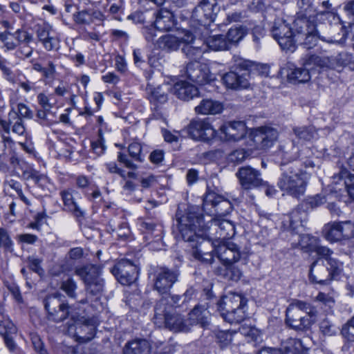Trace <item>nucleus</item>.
<instances>
[{"label": "nucleus", "instance_id": "23", "mask_svg": "<svg viewBox=\"0 0 354 354\" xmlns=\"http://www.w3.org/2000/svg\"><path fill=\"white\" fill-rule=\"evenodd\" d=\"M241 186L244 189L258 187L263 183L259 171L250 167H244L239 169L236 174Z\"/></svg>", "mask_w": 354, "mask_h": 354}, {"label": "nucleus", "instance_id": "42", "mask_svg": "<svg viewBox=\"0 0 354 354\" xmlns=\"http://www.w3.org/2000/svg\"><path fill=\"white\" fill-rule=\"evenodd\" d=\"M0 42L3 44L1 48L4 52L13 50L18 46V43L12 37V32L8 30L0 32Z\"/></svg>", "mask_w": 354, "mask_h": 354}, {"label": "nucleus", "instance_id": "33", "mask_svg": "<svg viewBox=\"0 0 354 354\" xmlns=\"http://www.w3.org/2000/svg\"><path fill=\"white\" fill-rule=\"evenodd\" d=\"M207 314L208 311L205 306H196L189 313L188 321L190 326L198 324L203 327L206 326L208 324Z\"/></svg>", "mask_w": 354, "mask_h": 354}, {"label": "nucleus", "instance_id": "43", "mask_svg": "<svg viewBox=\"0 0 354 354\" xmlns=\"http://www.w3.org/2000/svg\"><path fill=\"white\" fill-rule=\"evenodd\" d=\"M324 233L325 238L331 242L342 240L341 233L336 222L325 225Z\"/></svg>", "mask_w": 354, "mask_h": 354}, {"label": "nucleus", "instance_id": "25", "mask_svg": "<svg viewBox=\"0 0 354 354\" xmlns=\"http://www.w3.org/2000/svg\"><path fill=\"white\" fill-rule=\"evenodd\" d=\"M182 41L185 42L186 45L183 48V53L186 56L194 62L198 61L204 52V49L196 44L194 40V36L190 32H187L183 37L181 38Z\"/></svg>", "mask_w": 354, "mask_h": 354}, {"label": "nucleus", "instance_id": "20", "mask_svg": "<svg viewBox=\"0 0 354 354\" xmlns=\"http://www.w3.org/2000/svg\"><path fill=\"white\" fill-rule=\"evenodd\" d=\"M187 77L198 84H205L212 80L209 68L198 61L189 62L186 67Z\"/></svg>", "mask_w": 354, "mask_h": 354}, {"label": "nucleus", "instance_id": "59", "mask_svg": "<svg viewBox=\"0 0 354 354\" xmlns=\"http://www.w3.org/2000/svg\"><path fill=\"white\" fill-rule=\"evenodd\" d=\"M105 167L109 173L118 174L123 179L127 178L125 171L118 167L115 162H109L106 163Z\"/></svg>", "mask_w": 354, "mask_h": 354}, {"label": "nucleus", "instance_id": "14", "mask_svg": "<svg viewBox=\"0 0 354 354\" xmlns=\"http://www.w3.org/2000/svg\"><path fill=\"white\" fill-rule=\"evenodd\" d=\"M112 274L122 285L129 286L138 279V271L137 267L130 261L122 259L111 270Z\"/></svg>", "mask_w": 354, "mask_h": 354}, {"label": "nucleus", "instance_id": "15", "mask_svg": "<svg viewBox=\"0 0 354 354\" xmlns=\"http://www.w3.org/2000/svg\"><path fill=\"white\" fill-rule=\"evenodd\" d=\"M95 330V327L93 322L83 317L68 327V333L81 342L90 341L94 336Z\"/></svg>", "mask_w": 354, "mask_h": 354}, {"label": "nucleus", "instance_id": "54", "mask_svg": "<svg viewBox=\"0 0 354 354\" xmlns=\"http://www.w3.org/2000/svg\"><path fill=\"white\" fill-rule=\"evenodd\" d=\"M342 239H349L354 234V225L351 221L337 223Z\"/></svg>", "mask_w": 354, "mask_h": 354}, {"label": "nucleus", "instance_id": "61", "mask_svg": "<svg viewBox=\"0 0 354 354\" xmlns=\"http://www.w3.org/2000/svg\"><path fill=\"white\" fill-rule=\"evenodd\" d=\"M316 301L321 302L324 306L331 308L335 304V300L333 297L324 292H319L316 297Z\"/></svg>", "mask_w": 354, "mask_h": 354}, {"label": "nucleus", "instance_id": "45", "mask_svg": "<svg viewBox=\"0 0 354 354\" xmlns=\"http://www.w3.org/2000/svg\"><path fill=\"white\" fill-rule=\"evenodd\" d=\"M149 97L152 103L163 104L167 100L166 89L163 86L153 88L151 90Z\"/></svg>", "mask_w": 354, "mask_h": 354}, {"label": "nucleus", "instance_id": "46", "mask_svg": "<svg viewBox=\"0 0 354 354\" xmlns=\"http://www.w3.org/2000/svg\"><path fill=\"white\" fill-rule=\"evenodd\" d=\"M303 216H305V212L300 209H295L290 214L289 224L293 231L298 230L299 227H303Z\"/></svg>", "mask_w": 354, "mask_h": 354}, {"label": "nucleus", "instance_id": "19", "mask_svg": "<svg viewBox=\"0 0 354 354\" xmlns=\"http://www.w3.org/2000/svg\"><path fill=\"white\" fill-rule=\"evenodd\" d=\"M214 5L208 0H202L194 8L192 18L203 27L209 26L214 20Z\"/></svg>", "mask_w": 354, "mask_h": 354}, {"label": "nucleus", "instance_id": "52", "mask_svg": "<svg viewBox=\"0 0 354 354\" xmlns=\"http://www.w3.org/2000/svg\"><path fill=\"white\" fill-rule=\"evenodd\" d=\"M12 37L18 43L28 45L32 41V35L24 29L19 28L15 32H12Z\"/></svg>", "mask_w": 354, "mask_h": 354}, {"label": "nucleus", "instance_id": "32", "mask_svg": "<svg viewBox=\"0 0 354 354\" xmlns=\"http://www.w3.org/2000/svg\"><path fill=\"white\" fill-rule=\"evenodd\" d=\"M223 109V104L211 99H203L200 104L195 107V111L202 115H216L221 113Z\"/></svg>", "mask_w": 354, "mask_h": 354}, {"label": "nucleus", "instance_id": "37", "mask_svg": "<svg viewBox=\"0 0 354 354\" xmlns=\"http://www.w3.org/2000/svg\"><path fill=\"white\" fill-rule=\"evenodd\" d=\"M32 68L37 72L41 73L44 80H53L56 74V66L52 61H48L46 66H44L39 62L32 64Z\"/></svg>", "mask_w": 354, "mask_h": 354}, {"label": "nucleus", "instance_id": "2", "mask_svg": "<svg viewBox=\"0 0 354 354\" xmlns=\"http://www.w3.org/2000/svg\"><path fill=\"white\" fill-rule=\"evenodd\" d=\"M293 30L294 32L284 21L275 20L272 35L282 49L293 51L296 42L310 49L317 45L319 39L326 41L319 35L315 23L307 17H298L294 21Z\"/></svg>", "mask_w": 354, "mask_h": 354}, {"label": "nucleus", "instance_id": "56", "mask_svg": "<svg viewBox=\"0 0 354 354\" xmlns=\"http://www.w3.org/2000/svg\"><path fill=\"white\" fill-rule=\"evenodd\" d=\"M10 163L16 171L21 170L22 177L24 176V171L28 170L30 167L25 161L17 157L15 153H13L10 158Z\"/></svg>", "mask_w": 354, "mask_h": 354}, {"label": "nucleus", "instance_id": "36", "mask_svg": "<svg viewBox=\"0 0 354 354\" xmlns=\"http://www.w3.org/2000/svg\"><path fill=\"white\" fill-rule=\"evenodd\" d=\"M180 40L173 35H167L159 38L157 46L159 48L169 52L176 50L180 46Z\"/></svg>", "mask_w": 354, "mask_h": 354}, {"label": "nucleus", "instance_id": "13", "mask_svg": "<svg viewBox=\"0 0 354 354\" xmlns=\"http://www.w3.org/2000/svg\"><path fill=\"white\" fill-rule=\"evenodd\" d=\"M178 273L166 267H160L154 272L153 287L160 294L169 292L173 285L177 281Z\"/></svg>", "mask_w": 354, "mask_h": 354}, {"label": "nucleus", "instance_id": "5", "mask_svg": "<svg viewBox=\"0 0 354 354\" xmlns=\"http://www.w3.org/2000/svg\"><path fill=\"white\" fill-rule=\"evenodd\" d=\"M281 169L283 172L277 183L279 189L295 198L304 195L306 186V174L297 168V163L284 165Z\"/></svg>", "mask_w": 354, "mask_h": 354}, {"label": "nucleus", "instance_id": "21", "mask_svg": "<svg viewBox=\"0 0 354 354\" xmlns=\"http://www.w3.org/2000/svg\"><path fill=\"white\" fill-rule=\"evenodd\" d=\"M309 277L312 282L321 285H327L333 280L323 259H317L312 263Z\"/></svg>", "mask_w": 354, "mask_h": 354}, {"label": "nucleus", "instance_id": "51", "mask_svg": "<svg viewBox=\"0 0 354 354\" xmlns=\"http://www.w3.org/2000/svg\"><path fill=\"white\" fill-rule=\"evenodd\" d=\"M331 60L332 69L339 70L350 63L351 56L346 53H340L335 57H331Z\"/></svg>", "mask_w": 354, "mask_h": 354}, {"label": "nucleus", "instance_id": "40", "mask_svg": "<svg viewBox=\"0 0 354 354\" xmlns=\"http://www.w3.org/2000/svg\"><path fill=\"white\" fill-rule=\"evenodd\" d=\"M10 110L13 109L15 113L21 120L32 118L33 112L28 105L22 102L15 104L12 100H10Z\"/></svg>", "mask_w": 354, "mask_h": 354}, {"label": "nucleus", "instance_id": "41", "mask_svg": "<svg viewBox=\"0 0 354 354\" xmlns=\"http://www.w3.org/2000/svg\"><path fill=\"white\" fill-rule=\"evenodd\" d=\"M25 180H32L34 183L39 187H44L48 182L46 176L39 174L37 171L30 167L28 170L24 171V176Z\"/></svg>", "mask_w": 354, "mask_h": 354}, {"label": "nucleus", "instance_id": "34", "mask_svg": "<svg viewBox=\"0 0 354 354\" xmlns=\"http://www.w3.org/2000/svg\"><path fill=\"white\" fill-rule=\"evenodd\" d=\"M150 345L146 339H135L129 342L124 354H149Z\"/></svg>", "mask_w": 354, "mask_h": 354}, {"label": "nucleus", "instance_id": "58", "mask_svg": "<svg viewBox=\"0 0 354 354\" xmlns=\"http://www.w3.org/2000/svg\"><path fill=\"white\" fill-rule=\"evenodd\" d=\"M61 288L70 297L74 298L75 297V290L77 285L73 279H68L62 283Z\"/></svg>", "mask_w": 354, "mask_h": 354}, {"label": "nucleus", "instance_id": "18", "mask_svg": "<svg viewBox=\"0 0 354 354\" xmlns=\"http://www.w3.org/2000/svg\"><path fill=\"white\" fill-rule=\"evenodd\" d=\"M209 205L214 208L215 213L217 214L216 217L219 218L230 214L232 209V205L228 200L224 199L214 192H208L204 197V209H207Z\"/></svg>", "mask_w": 354, "mask_h": 354}, {"label": "nucleus", "instance_id": "50", "mask_svg": "<svg viewBox=\"0 0 354 354\" xmlns=\"http://www.w3.org/2000/svg\"><path fill=\"white\" fill-rule=\"evenodd\" d=\"M140 226L147 235L146 236H153L160 239L161 229H157L156 223L151 221H142Z\"/></svg>", "mask_w": 354, "mask_h": 354}, {"label": "nucleus", "instance_id": "48", "mask_svg": "<svg viewBox=\"0 0 354 354\" xmlns=\"http://www.w3.org/2000/svg\"><path fill=\"white\" fill-rule=\"evenodd\" d=\"M73 21L79 25H90L93 23L91 11L88 10H82L76 12L73 15Z\"/></svg>", "mask_w": 354, "mask_h": 354}, {"label": "nucleus", "instance_id": "26", "mask_svg": "<svg viewBox=\"0 0 354 354\" xmlns=\"http://www.w3.org/2000/svg\"><path fill=\"white\" fill-rule=\"evenodd\" d=\"M154 25L159 31H170L176 26V19L171 12L161 9L156 14Z\"/></svg>", "mask_w": 354, "mask_h": 354}, {"label": "nucleus", "instance_id": "55", "mask_svg": "<svg viewBox=\"0 0 354 354\" xmlns=\"http://www.w3.org/2000/svg\"><path fill=\"white\" fill-rule=\"evenodd\" d=\"M13 242L11 240L7 230L0 227V248H3L6 251L12 250Z\"/></svg>", "mask_w": 354, "mask_h": 354}, {"label": "nucleus", "instance_id": "27", "mask_svg": "<svg viewBox=\"0 0 354 354\" xmlns=\"http://www.w3.org/2000/svg\"><path fill=\"white\" fill-rule=\"evenodd\" d=\"M173 93L180 100H189L198 96V88L187 82H179L174 84Z\"/></svg>", "mask_w": 354, "mask_h": 354}, {"label": "nucleus", "instance_id": "1", "mask_svg": "<svg viewBox=\"0 0 354 354\" xmlns=\"http://www.w3.org/2000/svg\"><path fill=\"white\" fill-rule=\"evenodd\" d=\"M178 231L185 241L197 242L200 239H208L205 244H210V239H215L218 243L226 241L235 234L234 225L229 220L211 216H203L188 208L184 213L178 210L176 214Z\"/></svg>", "mask_w": 354, "mask_h": 354}, {"label": "nucleus", "instance_id": "8", "mask_svg": "<svg viewBox=\"0 0 354 354\" xmlns=\"http://www.w3.org/2000/svg\"><path fill=\"white\" fill-rule=\"evenodd\" d=\"M247 127L243 121H229L216 131V139L222 142H237L247 134Z\"/></svg>", "mask_w": 354, "mask_h": 354}, {"label": "nucleus", "instance_id": "17", "mask_svg": "<svg viewBox=\"0 0 354 354\" xmlns=\"http://www.w3.org/2000/svg\"><path fill=\"white\" fill-rule=\"evenodd\" d=\"M239 335L250 337L256 340L259 335V331L255 328L242 326L239 328V333L236 331L222 330L216 333V337L220 346L225 348L232 344L235 337Z\"/></svg>", "mask_w": 354, "mask_h": 354}, {"label": "nucleus", "instance_id": "28", "mask_svg": "<svg viewBox=\"0 0 354 354\" xmlns=\"http://www.w3.org/2000/svg\"><path fill=\"white\" fill-rule=\"evenodd\" d=\"M331 57L319 56L316 55H307L301 58V63L304 66L312 68H331L332 69Z\"/></svg>", "mask_w": 354, "mask_h": 354}, {"label": "nucleus", "instance_id": "63", "mask_svg": "<svg viewBox=\"0 0 354 354\" xmlns=\"http://www.w3.org/2000/svg\"><path fill=\"white\" fill-rule=\"evenodd\" d=\"M29 268L39 275L44 274V270L41 267V261L36 258H28Z\"/></svg>", "mask_w": 354, "mask_h": 354}, {"label": "nucleus", "instance_id": "62", "mask_svg": "<svg viewBox=\"0 0 354 354\" xmlns=\"http://www.w3.org/2000/svg\"><path fill=\"white\" fill-rule=\"evenodd\" d=\"M118 160L120 162L123 163L128 169L133 170L138 169V165L133 160H130L127 155L121 152H119L118 154Z\"/></svg>", "mask_w": 354, "mask_h": 354}, {"label": "nucleus", "instance_id": "35", "mask_svg": "<svg viewBox=\"0 0 354 354\" xmlns=\"http://www.w3.org/2000/svg\"><path fill=\"white\" fill-rule=\"evenodd\" d=\"M207 46L214 50H227L230 49L225 35H215L209 37L205 41Z\"/></svg>", "mask_w": 354, "mask_h": 354}, {"label": "nucleus", "instance_id": "39", "mask_svg": "<svg viewBox=\"0 0 354 354\" xmlns=\"http://www.w3.org/2000/svg\"><path fill=\"white\" fill-rule=\"evenodd\" d=\"M293 132L299 140L303 141H310L317 137V132L313 127H294Z\"/></svg>", "mask_w": 354, "mask_h": 354}, {"label": "nucleus", "instance_id": "16", "mask_svg": "<svg viewBox=\"0 0 354 354\" xmlns=\"http://www.w3.org/2000/svg\"><path fill=\"white\" fill-rule=\"evenodd\" d=\"M279 132L269 126L260 127L254 131V142L261 149L271 147L277 140Z\"/></svg>", "mask_w": 354, "mask_h": 354}, {"label": "nucleus", "instance_id": "24", "mask_svg": "<svg viewBox=\"0 0 354 354\" xmlns=\"http://www.w3.org/2000/svg\"><path fill=\"white\" fill-rule=\"evenodd\" d=\"M0 126L6 133L9 134L12 129L14 133L19 136L26 135L24 121L17 116L13 109L10 110L8 120H0Z\"/></svg>", "mask_w": 354, "mask_h": 354}, {"label": "nucleus", "instance_id": "64", "mask_svg": "<svg viewBox=\"0 0 354 354\" xmlns=\"http://www.w3.org/2000/svg\"><path fill=\"white\" fill-rule=\"evenodd\" d=\"M343 331L351 340H354V316L347 322L346 326L343 328Z\"/></svg>", "mask_w": 354, "mask_h": 354}, {"label": "nucleus", "instance_id": "10", "mask_svg": "<svg viewBox=\"0 0 354 354\" xmlns=\"http://www.w3.org/2000/svg\"><path fill=\"white\" fill-rule=\"evenodd\" d=\"M240 66L239 72L230 71L223 76V82L227 88L238 90L248 88L249 82V66L247 62H242L238 64Z\"/></svg>", "mask_w": 354, "mask_h": 354}, {"label": "nucleus", "instance_id": "31", "mask_svg": "<svg viewBox=\"0 0 354 354\" xmlns=\"http://www.w3.org/2000/svg\"><path fill=\"white\" fill-rule=\"evenodd\" d=\"M73 191L65 189L60 192L65 210L71 212L75 216L80 217L84 216V211L75 201L73 195Z\"/></svg>", "mask_w": 354, "mask_h": 354}, {"label": "nucleus", "instance_id": "49", "mask_svg": "<svg viewBox=\"0 0 354 354\" xmlns=\"http://www.w3.org/2000/svg\"><path fill=\"white\" fill-rule=\"evenodd\" d=\"M128 151L130 157L136 162H142L144 155L142 152V146L137 142H131L128 147Z\"/></svg>", "mask_w": 354, "mask_h": 354}, {"label": "nucleus", "instance_id": "30", "mask_svg": "<svg viewBox=\"0 0 354 354\" xmlns=\"http://www.w3.org/2000/svg\"><path fill=\"white\" fill-rule=\"evenodd\" d=\"M291 349H301L300 339L289 338L282 343L280 348H263L258 354H291Z\"/></svg>", "mask_w": 354, "mask_h": 354}, {"label": "nucleus", "instance_id": "7", "mask_svg": "<svg viewBox=\"0 0 354 354\" xmlns=\"http://www.w3.org/2000/svg\"><path fill=\"white\" fill-rule=\"evenodd\" d=\"M75 273L84 281L86 285V290L89 294L97 295L102 292L104 281L100 277L99 267L93 265L77 267L75 268Z\"/></svg>", "mask_w": 354, "mask_h": 354}, {"label": "nucleus", "instance_id": "3", "mask_svg": "<svg viewBox=\"0 0 354 354\" xmlns=\"http://www.w3.org/2000/svg\"><path fill=\"white\" fill-rule=\"evenodd\" d=\"M180 299L175 295L162 297L155 306V317L160 319L163 317L166 327L170 330L188 332L191 328L188 319H185L180 314L173 313L174 308L180 307Z\"/></svg>", "mask_w": 354, "mask_h": 354}, {"label": "nucleus", "instance_id": "9", "mask_svg": "<svg viewBox=\"0 0 354 354\" xmlns=\"http://www.w3.org/2000/svg\"><path fill=\"white\" fill-rule=\"evenodd\" d=\"M218 259L227 268L239 260H245L246 254L240 251L238 245L231 241H221L214 245Z\"/></svg>", "mask_w": 354, "mask_h": 354}, {"label": "nucleus", "instance_id": "53", "mask_svg": "<svg viewBox=\"0 0 354 354\" xmlns=\"http://www.w3.org/2000/svg\"><path fill=\"white\" fill-rule=\"evenodd\" d=\"M192 256L197 260L207 264H212L214 261V256L212 252H205L202 248L193 250Z\"/></svg>", "mask_w": 354, "mask_h": 354}, {"label": "nucleus", "instance_id": "57", "mask_svg": "<svg viewBox=\"0 0 354 354\" xmlns=\"http://www.w3.org/2000/svg\"><path fill=\"white\" fill-rule=\"evenodd\" d=\"M319 330L324 335L331 336L336 333L337 328L328 319H323L319 324Z\"/></svg>", "mask_w": 354, "mask_h": 354}, {"label": "nucleus", "instance_id": "44", "mask_svg": "<svg viewBox=\"0 0 354 354\" xmlns=\"http://www.w3.org/2000/svg\"><path fill=\"white\" fill-rule=\"evenodd\" d=\"M325 263L328 266V269L333 279H336V277L342 274L344 267L342 262L335 258L330 257L326 259Z\"/></svg>", "mask_w": 354, "mask_h": 354}, {"label": "nucleus", "instance_id": "38", "mask_svg": "<svg viewBox=\"0 0 354 354\" xmlns=\"http://www.w3.org/2000/svg\"><path fill=\"white\" fill-rule=\"evenodd\" d=\"M247 34L246 28L243 26L231 28L225 35L230 48L236 46Z\"/></svg>", "mask_w": 354, "mask_h": 354}, {"label": "nucleus", "instance_id": "22", "mask_svg": "<svg viewBox=\"0 0 354 354\" xmlns=\"http://www.w3.org/2000/svg\"><path fill=\"white\" fill-rule=\"evenodd\" d=\"M37 37L46 50H52L57 48L59 44V39L55 35L52 27L48 24H43L37 26Z\"/></svg>", "mask_w": 354, "mask_h": 354}, {"label": "nucleus", "instance_id": "12", "mask_svg": "<svg viewBox=\"0 0 354 354\" xmlns=\"http://www.w3.org/2000/svg\"><path fill=\"white\" fill-rule=\"evenodd\" d=\"M187 132L196 140L208 142L216 139V131L207 119L192 120L187 127Z\"/></svg>", "mask_w": 354, "mask_h": 354}, {"label": "nucleus", "instance_id": "47", "mask_svg": "<svg viewBox=\"0 0 354 354\" xmlns=\"http://www.w3.org/2000/svg\"><path fill=\"white\" fill-rule=\"evenodd\" d=\"M17 328L10 321L8 316L3 315L0 317V335L1 336L6 334H15Z\"/></svg>", "mask_w": 354, "mask_h": 354}, {"label": "nucleus", "instance_id": "6", "mask_svg": "<svg viewBox=\"0 0 354 354\" xmlns=\"http://www.w3.org/2000/svg\"><path fill=\"white\" fill-rule=\"evenodd\" d=\"M218 305L221 315L229 323H239L246 317L247 299L240 294L229 293Z\"/></svg>", "mask_w": 354, "mask_h": 354}, {"label": "nucleus", "instance_id": "60", "mask_svg": "<svg viewBox=\"0 0 354 354\" xmlns=\"http://www.w3.org/2000/svg\"><path fill=\"white\" fill-rule=\"evenodd\" d=\"M111 227H114L112 229V231L115 232L116 234V236H118L120 238H126L128 236L129 234V229L126 223L119 224L118 227L111 225Z\"/></svg>", "mask_w": 354, "mask_h": 354}, {"label": "nucleus", "instance_id": "11", "mask_svg": "<svg viewBox=\"0 0 354 354\" xmlns=\"http://www.w3.org/2000/svg\"><path fill=\"white\" fill-rule=\"evenodd\" d=\"M44 302L50 319L59 322L68 317V306L62 300L60 294L48 296Z\"/></svg>", "mask_w": 354, "mask_h": 354}, {"label": "nucleus", "instance_id": "4", "mask_svg": "<svg viewBox=\"0 0 354 354\" xmlns=\"http://www.w3.org/2000/svg\"><path fill=\"white\" fill-rule=\"evenodd\" d=\"M317 315V308L310 303L294 299L286 308V323L292 329L304 330L315 322Z\"/></svg>", "mask_w": 354, "mask_h": 354}, {"label": "nucleus", "instance_id": "29", "mask_svg": "<svg viewBox=\"0 0 354 354\" xmlns=\"http://www.w3.org/2000/svg\"><path fill=\"white\" fill-rule=\"evenodd\" d=\"M303 67L290 66L287 73L288 80L293 84L305 83L310 80L312 68L304 66Z\"/></svg>", "mask_w": 354, "mask_h": 354}]
</instances>
